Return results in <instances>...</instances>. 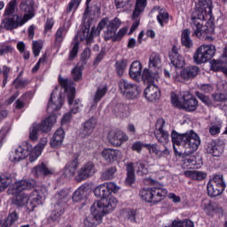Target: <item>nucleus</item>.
Wrapping results in <instances>:
<instances>
[{
    "mask_svg": "<svg viewBox=\"0 0 227 227\" xmlns=\"http://www.w3.org/2000/svg\"><path fill=\"white\" fill-rule=\"evenodd\" d=\"M67 102L69 106H74L73 107H75V106H79V100L74 99L75 98V88L74 87H70L69 90H67Z\"/></svg>",
    "mask_w": 227,
    "mask_h": 227,
    "instance_id": "864d4df0",
    "label": "nucleus"
},
{
    "mask_svg": "<svg viewBox=\"0 0 227 227\" xmlns=\"http://www.w3.org/2000/svg\"><path fill=\"white\" fill-rule=\"evenodd\" d=\"M223 60H213L212 63V69L214 72H219L223 70L224 67H223Z\"/></svg>",
    "mask_w": 227,
    "mask_h": 227,
    "instance_id": "774afa93",
    "label": "nucleus"
},
{
    "mask_svg": "<svg viewBox=\"0 0 227 227\" xmlns=\"http://www.w3.org/2000/svg\"><path fill=\"white\" fill-rule=\"evenodd\" d=\"M77 54H79V42L72 43L68 56L69 61H74L77 58Z\"/></svg>",
    "mask_w": 227,
    "mask_h": 227,
    "instance_id": "4d7b16f0",
    "label": "nucleus"
},
{
    "mask_svg": "<svg viewBox=\"0 0 227 227\" xmlns=\"http://www.w3.org/2000/svg\"><path fill=\"white\" fill-rule=\"evenodd\" d=\"M56 115H50L42 121L40 124H36V126L39 128V130L47 134L52 129L54 123H56Z\"/></svg>",
    "mask_w": 227,
    "mask_h": 227,
    "instance_id": "4be33fe9",
    "label": "nucleus"
},
{
    "mask_svg": "<svg viewBox=\"0 0 227 227\" xmlns=\"http://www.w3.org/2000/svg\"><path fill=\"white\" fill-rule=\"evenodd\" d=\"M77 168H79V159L75 157L73 160L67 162L64 167V176H66V178H74V176H75Z\"/></svg>",
    "mask_w": 227,
    "mask_h": 227,
    "instance_id": "a211bd4d",
    "label": "nucleus"
},
{
    "mask_svg": "<svg viewBox=\"0 0 227 227\" xmlns=\"http://www.w3.org/2000/svg\"><path fill=\"white\" fill-rule=\"evenodd\" d=\"M114 113L117 118H127L129 116V106L125 104H117L114 107Z\"/></svg>",
    "mask_w": 227,
    "mask_h": 227,
    "instance_id": "f704fd0d",
    "label": "nucleus"
},
{
    "mask_svg": "<svg viewBox=\"0 0 227 227\" xmlns=\"http://www.w3.org/2000/svg\"><path fill=\"white\" fill-rule=\"evenodd\" d=\"M181 42L182 45L186 47V49L192 47V39H191V30H189V28H185L182 31Z\"/></svg>",
    "mask_w": 227,
    "mask_h": 227,
    "instance_id": "e433bc0d",
    "label": "nucleus"
},
{
    "mask_svg": "<svg viewBox=\"0 0 227 227\" xmlns=\"http://www.w3.org/2000/svg\"><path fill=\"white\" fill-rule=\"evenodd\" d=\"M215 55V45L202 44L196 50L193 55V59L197 65H201L203 63H207L210 61Z\"/></svg>",
    "mask_w": 227,
    "mask_h": 227,
    "instance_id": "423d86ee",
    "label": "nucleus"
},
{
    "mask_svg": "<svg viewBox=\"0 0 227 227\" xmlns=\"http://www.w3.org/2000/svg\"><path fill=\"white\" fill-rule=\"evenodd\" d=\"M88 191L90 189L86 185L80 186L72 196L73 201L75 203H80V201H84L88 196Z\"/></svg>",
    "mask_w": 227,
    "mask_h": 227,
    "instance_id": "c85d7f7f",
    "label": "nucleus"
},
{
    "mask_svg": "<svg viewBox=\"0 0 227 227\" xmlns=\"http://www.w3.org/2000/svg\"><path fill=\"white\" fill-rule=\"evenodd\" d=\"M20 9L25 13L23 17L15 14L12 18L3 19L4 27H5L6 31H13V29L22 27L26 22L35 17V0H22Z\"/></svg>",
    "mask_w": 227,
    "mask_h": 227,
    "instance_id": "7ed1b4c3",
    "label": "nucleus"
},
{
    "mask_svg": "<svg viewBox=\"0 0 227 227\" xmlns=\"http://www.w3.org/2000/svg\"><path fill=\"white\" fill-rule=\"evenodd\" d=\"M223 129V121H216L211 122L208 128L210 136H219L221 134V129Z\"/></svg>",
    "mask_w": 227,
    "mask_h": 227,
    "instance_id": "c03bdc74",
    "label": "nucleus"
},
{
    "mask_svg": "<svg viewBox=\"0 0 227 227\" xmlns=\"http://www.w3.org/2000/svg\"><path fill=\"white\" fill-rule=\"evenodd\" d=\"M10 184H12V175L0 176V192L6 191Z\"/></svg>",
    "mask_w": 227,
    "mask_h": 227,
    "instance_id": "603ef678",
    "label": "nucleus"
},
{
    "mask_svg": "<svg viewBox=\"0 0 227 227\" xmlns=\"http://www.w3.org/2000/svg\"><path fill=\"white\" fill-rule=\"evenodd\" d=\"M118 86L119 91L124 98H127L128 100H136V98H139V87L137 84L121 79L120 80Z\"/></svg>",
    "mask_w": 227,
    "mask_h": 227,
    "instance_id": "0eeeda50",
    "label": "nucleus"
},
{
    "mask_svg": "<svg viewBox=\"0 0 227 227\" xmlns=\"http://www.w3.org/2000/svg\"><path fill=\"white\" fill-rule=\"evenodd\" d=\"M205 150L207 153H209L213 157H221L223 154V148L217 145L215 140H210L206 143Z\"/></svg>",
    "mask_w": 227,
    "mask_h": 227,
    "instance_id": "412c9836",
    "label": "nucleus"
},
{
    "mask_svg": "<svg viewBox=\"0 0 227 227\" xmlns=\"http://www.w3.org/2000/svg\"><path fill=\"white\" fill-rule=\"evenodd\" d=\"M15 8H17V0H12L5 7L4 17H5V19H11L13 15H16Z\"/></svg>",
    "mask_w": 227,
    "mask_h": 227,
    "instance_id": "37998d69",
    "label": "nucleus"
},
{
    "mask_svg": "<svg viewBox=\"0 0 227 227\" xmlns=\"http://www.w3.org/2000/svg\"><path fill=\"white\" fill-rule=\"evenodd\" d=\"M157 20L161 27H164V24H168V22H169V13H168L166 10L160 9L157 15Z\"/></svg>",
    "mask_w": 227,
    "mask_h": 227,
    "instance_id": "49530a36",
    "label": "nucleus"
},
{
    "mask_svg": "<svg viewBox=\"0 0 227 227\" xmlns=\"http://www.w3.org/2000/svg\"><path fill=\"white\" fill-rule=\"evenodd\" d=\"M168 58L170 59L171 65L175 68H184L185 67V59L180 54V49L176 46H173L171 51H168Z\"/></svg>",
    "mask_w": 227,
    "mask_h": 227,
    "instance_id": "ddd939ff",
    "label": "nucleus"
},
{
    "mask_svg": "<svg viewBox=\"0 0 227 227\" xmlns=\"http://www.w3.org/2000/svg\"><path fill=\"white\" fill-rule=\"evenodd\" d=\"M29 155V150L23 148L22 146H19L15 149V152L12 153V155L10 156V160L12 162H20V160H23Z\"/></svg>",
    "mask_w": 227,
    "mask_h": 227,
    "instance_id": "cd10ccee",
    "label": "nucleus"
},
{
    "mask_svg": "<svg viewBox=\"0 0 227 227\" xmlns=\"http://www.w3.org/2000/svg\"><path fill=\"white\" fill-rule=\"evenodd\" d=\"M144 97L149 102H155L160 98V90L154 84H149L144 91Z\"/></svg>",
    "mask_w": 227,
    "mask_h": 227,
    "instance_id": "f3484780",
    "label": "nucleus"
},
{
    "mask_svg": "<svg viewBox=\"0 0 227 227\" xmlns=\"http://www.w3.org/2000/svg\"><path fill=\"white\" fill-rule=\"evenodd\" d=\"M72 75L74 81H81L82 79V71L81 70V67H74L72 70Z\"/></svg>",
    "mask_w": 227,
    "mask_h": 227,
    "instance_id": "338daca9",
    "label": "nucleus"
},
{
    "mask_svg": "<svg viewBox=\"0 0 227 227\" xmlns=\"http://www.w3.org/2000/svg\"><path fill=\"white\" fill-rule=\"evenodd\" d=\"M181 109L187 113H192L198 109V99L191 93H184L183 95V102Z\"/></svg>",
    "mask_w": 227,
    "mask_h": 227,
    "instance_id": "4468645a",
    "label": "nucleus"
},
{
    "mask_svg": "<svg viewBox=\"0 0 227 227\" xmlns=\"http://www.w3.org/2000/svg\"><path fill=\"white\" fill-rule=\"evenodd\" d=\"M72 113L73 114H77V113H79V106L76 105L75 107H72L69 113L63 115L61 120L62 125L70 122V120H72Z\"/></svg>",
    "mask_w": 227,
    "mask_h": 227,
    "instance_id": "6e6d98bb",
    "label": "nucleus"
},
{
    "mask_svg": "<svg viewBox=\"0 0 227 227\" xmlns=\"http://www.w3.org/2000/svg\"><path fill=\"white\" fill-rule=\"evenodd\" d=\"M38 130H40L38 126L36 124H33L29 132V139H31V141H36V139H38Z\"/></svg>",
    "mask_w": 227,
    "mask_h": 227,
    "instance_id": "69168bd1",
    "label": "nucleus"
},
{
    "mask_svg": "<svg viewBox=\"0 0 227 227\" xmlns=\"http://www.w3.org/2000/svg\"><path fill=\"white\" fill-rule=\"evenodd\" d=\"M212 10L214 4L212 0H198L195 4L191 22V27L193 31L192 36L201 38L203 35H208V27L203 25V20L212 19Z\"/></svg>",
    "mask_w": 227,
    "mask_h": 227,
    "instance_id": "f03ea898",
    "label": "nucleus"
},
{
    "mask_svg": "<svg viewBox=\"0 0 227 227\" xmlns=\"http://www.w3.org/2000/svg\"><path fill=\"white\" fill-rule=\"evenodd\" d=\"M10 72H12V67L8 66H4L2 70L0 68V74H3V88H4L8 82V77H10Z\"/></svg>",
    "mask_w": 227,
    "mask_h": 227,
    "instance_id": "052dcab7",
    "label": "nucleus"
},
{
    "mask_svg": "<svg viewBox=\"0 0 227 227\" xmlns=\"http://www.w3.org/2000/svg\"><path fill=\"white\" fill-rule=\"evenodd\" d=\"M207 189L210 198H217V196H221L222 192H224V189H226V184L224 183L223 175H215L211 178L207 183Z\"/></svg>",
    "mask_w": 227,
    "mask_h": 227,
    "instance_id": "6e6552de",
    "label": "nucleus"
},
{
    "mask_svg": "<svg viewBox=\"0 0 227 227\" xmlns=\"http://www.w3.org/2000/svg\"><path fill=\"white\" fill-rule=\"evenodd\" d=\"M162 65V59L159 53L153 52L149 57V68L158 69Z\"/></svg>",
    "mask_w": 227,
    "mask_h": 227,
    "instance_id": "58836bf2",
    "label": "nucleus"
},
{
    "mask_svg": "<svg viewBox=\"0 0 227 227\" xmlns=\"http://www.w3.org/2000/svg\"><path fill=\"white\" fill-rule=\"evenodd\" d=\"M128 139L129 137L121 130H111L108 133V141L113 146H121Z\"/></svg>",
    "mask_w": 227,
    "mask_h": 227,
    "instance_id": "2eb2a0df",
    "label": "nucleus"
},
{
    "mask_svg": "<svg viewBox=\"0 0 227 227\" xmlns=\"http://www.w3.org/2000/svg\"><path fill=\"white\" fill-rule=\"evenodd\" d=\"M94 194L97 198H100V200H98L96 203H102V201H106V203H109V201L114 200V208H116L118 200H116V198L111 196V192L107 190L106 184H100L99 186L96 187L94 190Z\"/></svg>",
    "mask_w": 227,
    "mask_h": 227,
    "instance_id": "9b49d317",
    "label": "nucleus"
},
{
    "mask_svg": "<svg viewBox=\"0 0 227 227\" xmlns=\"http://www.w3.org/2000/svg\"><path fill=\"white\" fill-rule=\"evenodd\" d=\"M64 139L65 130H63V129H57L50 141L51 148H59V146L63 145Z\"/></svg>",
    "mask_w": 227,
    "mask_h": 227,
    "instance_id": "393cba45",
    "label": "nucleus"
},
{
    "mask_svg": "<svg viewBox=\"0 0 227 227\" xmlns=\"http://www.w3.org/2000/svg\"><path fill=\"white\" fill-rule=\"evenodd\" d=\"M121 24V21H120V19L118 18H114L112 20H109V18H105L98 23L97 29L98 33H100V31L106 27V30L105 31V41L109 42V40L113 39V42H120L121 37L125 36V33H127V30L121 28L116 35V31H118Z\"/></svg>",
    "mask_w": 227,
    "mask_h": 227,
    "instance_id": "39448f33",
    "label": "nucleus"
},
{
    "mask_svg": "<svg viewBox=\"0 0 227 227\" xmlns=\"http://www.w3.org/2000/svg\"><path fill=\"white\" fill-rule=\"evenodd\" d=\"M145 8H146V0H137L135 4V9L132 12L131 19L133 21V24L129 29V33H134L139 27V22H140V15L145 12Z\"/></svg>",
    "mask_w": 227,
    "mask_h": 227,
    "instance_id": "9d476101",
    "label": "nucleus"
},
{
    "mask_svg": "<svg viewBox=\"0 0 227 227\" xmlns=\"http://www.w3.org/2000/svg\"><path fill=\"white\" fill-rule=\"evenodd\" d=\"M64 212L65 207L63 206H59V204L55 205V210H53L51 215L48 217L49 223H54L55 221H58V219L63 215Z\"/></svg>",
    "mask_w": 227,
    "mask_h": 227,
    "instance_id": "4c0bfd02",
    "label": "nucleus"
},
{
    "mask_svg": "<svg viewBox=\"0 0 227 227\" xmlns=\"http://www.w3.org/2000/svg\"><path fill=\"white\" fill-rule=\"evenodd\" d=\"M180 74L182 79L189 81L194 79V77L200 74V67L198 66H189L184 68Z\"/></svg>",
    "mask_w": 227,
    "mask_h": 227,
    "instance_id": "b1692460",
    "label": "nucleus"
},
{
    "mask_svg": "<svg viewBox=\"0 0 227 227\" xmlns=\"http://www.w3.org/2000/svg\"><path fill=\"white\" fill-rule=\"evenodd\" d=\"M159 74V71L152 70V68L149 67V69H144L142 74V79L144 82H147V84H153L155 82V75Z\"/></svg>",
    "mask_w": 227,
    "mask_h": 227,
    "instance_id": "473e14b6",
    "label": "nucleus"
},
{
    "mask_svg": "<svg viewBox=\"0 0 227 227\" xmlns=\"http://www.w3.org/2000/svg\"><path fill=\"white\" fill-rule=\"evenodd\" d=\"M93 31L95 28H92L91 32H90V25H84L80 31V38L82 42L86 41V43L90 45L91 42H93Z\"/></svg>",
    "mask_w": 227,
    "mask_h": 227,
    "instance_id": "c756f323",
    "label": "nucleus"
},
{
    "mask_svg": "<svg viewBox=\"0 0 227 227\" xmlns=\"http://www.w3.org/2000/svg\"><path fill=\"white\" fill-rule=\"evenodd\" d=\"M81 4V0H71L67 7V13L75 12L79 5Z\"/></svg>",
    "mask_w": 227,
    "mask_h": 227,
    "instance_id": "e2e57ef3",
    "label": "nucleus"
},
{
    "mask_svg": "<svg viewBox=\"0 0 227 227\" xmlns=\"http://www.w3.org/2000/svg\"><path fill=\"white\" fill-rule=\"evenodd\" d=\"M134 166L137 168L138 173H143L144 175L146 173V165L142 161H138L136 163L129 162L126 164V172L127 177L125 179L126 185H132L134 182H136V169Z\"/></svg>",
    "mask_w": 227,
    "mask_h": 227,
    "instance_id": "1a4fd4ad",
    "label": "nucleus"
},
{
    "mask_svg": "<svg viewBox=\"0 0 227 227\" xmlns=\"http://www.w3.org/2000/svg\"><path fill=\"white\" fill-rule=\"evenodd\" d=\"M145 148H147L149 150V153H154L160 159L162 157V153L160 151V147L157 144H147L145 145Z\"/></svg>",
    "mask_w": 227,
    "mask_h": 227,
    "instance_id": "5fc2aeb1",
    "label": "nucleus"
},
{
    "mask_svg": "<svg viewBox=\"0 0 227 227\" xmlns=\"http://www.w3.org/2000/svg\"><path fill=\"white\" fill-rule=\"evenodd\" d=\"M107 93V86L104 87H98L95 95H94V102L95 104H98L106 97V94Z\"/></svg>",
    "mask_w": 227,
    "mask_h": 227,
    "instance_id": "3c124183",
    "label": "nucleus"
},
{
    "mask_svg": "<svg viewBox=\"0 0 227 227\" xmlns=\"http://www.w3.org/2000/svg\"><path fill=\"white\" fill-rule=\"evenodd\" d=\"M174 153L176 157L183 160V169H193L197 164L196 156L192 155L201 145V140L198 134L191 130L190 132L180 134L173 129L171 132Z\"/></svg>",
    "mask_w": 227,
    "mask_h": 227,
    "instance_id": "f257e3e1",
    "label": "nucleus"
},
{
    "mask_svg": "<svg viewBox=\"0 0 227 227\" xmlns=\"http://www.w3.org/2000/svg\"><path fill=\"white\" fill-rule=\"evenodd\" d=\"M95 127H97V119H95V117H91L84 122L82 134L84 136H91V134H93V130H95Z\"/></svg>",
    "mask_w": 227,
    "mask_h": 227,
    "instance_id": "2f4dec72",
    "label": "nucleus"
},
{
    "mask_svg": "<svg viewBox=\"0 0 227 227\" xmlns=\"http://www.w3.org/2000/svg\"><path fill=\"white\" fill-rule=\"evenodd\" d=\"M45 200V192H43V189L37 188L31 192L28 196V201H30V210H35L36 207L43 205Z\"/></svg>",
    "mask_w": 227,
    "mask_h": 227,
    "instance_id": "f8f14e48",
    "label": "nucleus"
},
{
    "mask_svg": "<svg viewBox=\"0 0 227 227\" xmlns=\"http://www.w3.org/2000/svg\"><path fill=\"white\" fill-rule=\"evenodd\" d=\"M120 151L116 149L105 148L101 153V157L109 163L114 162V160H118V157H120Z\"/></svg>",
    "mask_w": 227,
    "mask_h": 227,
    "instance_id": "bb28decb",
    "label": "nucleus"
},
{
    "mask_svg": "<svg viewBox=\"0 0 227 227\" xmlns=\"http://www.w3.org/2000/svg\"><path fill=\"white\" fill-rule=\"evenodd\" d=\"M118 169L116 167H110L101 173V180H113Z\"/></svg>",
    "mask_w": 227,
    "mask_h": 227,
    "instance_id": "a18cd8bd",
    "label": "nucleus"
},
{
    "mask_svg": "<svg viewBox=\"0 0 227 227\" xmlns=\"http://www.w3.org/2000/svg\"><path fill=\"white\" fill-rule=\"evenodd\" d=\"M195 95L206 106L212 105V99H210V97L203 94V92L195 91Z\"/></svg>",
    "mask_w": 227,
    "mask_h": 227,
    "instance_id": "0e129e2a",
    "label": "nucleus"
},
{
    "mask_svg": "<svg viewBox=\"0 0 227 227\" xmlns=\"http://www.w3.org/2000/svg\"><path fill=\"white\" fill-rule=\"evenodd\" d=\"M170 100L171 104L177 107L178 109H182V103L184 102L183 98H178V96L175 92H171L170 94Z\"/></svg>",
    "mask_w": 227,
    "mask_h": 227,
    "instance_id": "680f3d73",
    "label": "nucleus"
},
{
    "mask_svg": "<svg viewBox=\"0 0 227 227\" xmlns=\"http://www.w3.org/2000/svg\"><path fill=\"white\" fill-rule=\"evenodd\" d=\"M67 33H68V27H67V26L63 25L62 27L58 28L54 35V44L56 47H61V43H63V40H65Z\"/></svg>",
    "mask_w": 227,
    "mask_h": 227,
    "instance_id": "7c9ffc66",
    "label": "nucleus"
},
{
    "mask_svg": "<svg viewBox=\"0 0 227 227\" xmlns=\"http://www.w3.org/2000/svg\"><path fill=\"white\" fill-rule=\"evenodd\" d=\"M32 49L35 58L40 56V52L43 49V43L42 41H33Z\"/></svg>",
    "mask_w": 227,
    "mask_h": 227,
    "instance_id": "13d9d810",
    "label": "nucleus"
},
{
    "mask_svg": "<svg viewBox=\"0 0 227 227\" xmlns=\"http://www.w3.org/2000/svg\"><path fill=\"white\" fill-rule=\"evenodd\" d=\"M154 136L161 145H166L169 141V134L167 131H154Z\"/></svg>",
    "mask_w": 227,
    "mask_h": 227,
    "instance_id": "8fccbe9b",
    "label": "nucleus"
},
{
    "mask_svg": "<svg viewBox=\"0 0 227 227\" xmlns=\"http://www.w3.org/2000/svg\"><path fill=\"white\" fill-rule=\"evenodd\" d=\"M139 196L146 203H153L152 187L143 188L139 192Z\"/></svg>",
    "mask_w": 227,
    "mask_h": 227,
    "instance_id": "de8ad7c7",
    "label": "nucleus"
},
{
    "mask_svg": "<svg viewBox=\"0 0 227 227\" xmlns=\"http://www.w3.org/2000/svg\"><path fill=\"white\" fill-rule=\"evenodd\" d=\"M35 184L30 181L21 180L18 181L13 185L14 192H22V191H27L29 189H33Z\"/></svg>",
    "mask_w": 227,
    "mask_h": 227,
    "instance_id": "72a5a7b5",
    "label": "nucleus"
},
{
    "mask_svg": "<svg viewBox=\"0 0 227 227\" xmlns=\"http://www.w3.org/2000/svg\"><path fill=\"white\" fill-rule=\"evenodd\" d=\"M17 221H19V213L17 211H10L2 227H12Z\"/></svg>",
    "mask_w": 227,
    "mask_h": 227,
    "instance_id": "ea45409f",
    "label": "nucleus"
},
{
    "mask_svg": "<svg viewBox=\"0 0 227 227\" xmlns=\"http://www.w3.org/2000/svg\"><path fill=\"white\" fill-rule=\"evenodd\" d=\"M143 71V67L141 66V62L134 61L132 62L129 68V76L131 79H137L141 75V72Z\"/></svg>",
    "mask_w": 227,
    "mask_h": 227,
    "instance_id": "c9c22d12",
    "label": "nucleus"
},
{
    "mask_svg": "<svg viewBox=\"0 0 227 227\" xmlns=\"http://www.w3.org/2000/svg\"><path fill=\"white\" fill-rule=\"evenodd\" d=\"M188 173L192 180H198L199 182H201V180H205V178H207V174L201 171L193 170L189 171Z\"/></svg>",
    "mask_w": 227,
    "mask_h": 227,
    "instance_id": "bf43d9fd",
    "label": "nucleus"
},
{
    "mask_svg": "<svg viewBox=\"0 0 227 227\" xmlns=\"http://www.w3.org/2000/svg\"><path fill=\"white\" fill-rule=\"evenodd\" d=\"M54 98V92H51L50 100L48 102V106H47V113L50 114V116H55L54 113L56 111H59L61 107L63 106V103L61 102V95L59 96L58 98V103L52 102V99Z\"/></svg>",
    "mask_w": 227,
    "mask_h": 227,
    "instance_id": "a878e982",
    "label": "nucleus"
},
{
    "mask_svg": "<svg viewBox=\"0 0 227 227\" xmlns=\"http://www.w3.org/2000/svg\"><path fill=\"white\" fill-rule=\"evenodd\" d=\"M115 200H103L101 202H94L90 207V214L83 220V224L87 227L98 226L102 223V218L106 214H110L114 210Z\"/></svg>",
    "mask_w": 227,
    "mask_h": 227,
    "instance_id": "20e7f679",
    "label": "nucleus"
},
{
    "mask_svg": "<svg viewBox=\"0 0 227 227\" xmlns=\"http://www.w3.org/2000/svg\"><path fill=\"white\" fill-rule=\"evenodd\" d=\"M95 175V164L90 161L87 164L83 165L81 169L78 170L77 177L80 182L82 180H86V178H90V176H93Z\"/></svg>",
    "mask_w": 227,
    "mask_h": 227,
    "instance_id": "dca6fc26",
    "label": "nucleus"
},
{
    "mask_svg": "<svg viewBox=\"0 0 227 227\" xmlns=\"http://www.w3.org/2000/svg\"><path fill=\"white\" fill-rule=\"evenodd\" d=\"M57 204L59 205V207H63L65 203L68 202V192L65 190H61L60 192H57L54 196Z\"/></svg>",
    "mask_w": 227,
    "mask_h": 227,
    "instance_id": "79ce46f5",
    "label": "nucleus"
},
{
    "mask_svg": "<svg viewBox=\"0 0 227 227\" xmlns=\"http://www.w3.org/2000/svg\"><path fill=\"white\" fill-rule=\"evenodd\" d=\"M33 98L32 92H26L20 98H18L14 104L16 109H24L26 106V101Z\"/></svg>",
    "mask_w": 227,
    "mask_h": 227,
    "instance_id": "a19ab883",
    "label": "nucleus"
},
{
    "mask_svg": "<svg viewBox=\"0 0 227 227\" xmlns=\"http://www.w3.org/2000/svg\"><path fill=\"white\" fill-rule=\"evenodd\" d=\"M152 194H153V203L157 204L160 203L166 196H168V190L164 188L162 185H157L152 187Z\"/></svg>",
    "mask_w": 227,
    "mask_h": 227,
    "instance_id": "6ab92c4d",
    "label": "nucleus"
},
{
    "mask_svg": "<svg viewBox=\"0 0 227 227\" xmlns=\"http://www.w3.org/2000/svg\"><path fill=\"white\" fill-rule=\"evenodd\" d=\"M127 63L128 61L126 59L119 60L115 63V72L119 77L123 76V74H125V69L127 68Z\"/></svg>",
    "mask_w": 227,
    "mask_h": 227,
    "instance_id": "09e8293b",
    "label": "nucleus"
},
{
    "mask_svg": "<svg viewBox=\"0 0 227 227\" xmlns=\"http://www.w3.org/2000/svg\"><path fill=\"white\" fill-rule=\"evenodd\" d=\"M31 173L35 178H40V176H50V175H53L54 171L47 168L46 164L41 163L34 167Z\"/></svg>",
    "mask_w": 227,
    "mask_h": 227,
    "instance_id": "aec40b11",
    "label": "nucleus"
},
{
    "mask_svg": "<svg viewBox=\"0 0 227 227\" xmlns=\"http://www.w3.org/2000/svg\"><path fill=\"white\" fill-rule=\"evenodd\" d=\"M12 203L16 205V207H24V205H27L29 201V196L22 192H15V190H12Z\"/></svg>",
    "mask_w": 227,
    "mask_h": 227,
    "instance_id": "5701e85b",
    "label": "nucleus"
}]
</instances>
